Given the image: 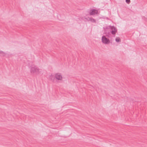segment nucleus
Segmentation results:
<instances>
[{"instance_id": "nucleus-1", "label": "nucleus", "mask_w": 147, "mask_h": 147, "mask_svg": "<svg viewBox=\"0 0 147 147\" xmlns=\"http://www.w3.org/2000/svg\"><path fill=\"white\" fill-rule=\"evenodd\" d=\"M42 70L39 69L35 65H33L31 67L30 71L32 73H36V74H41Z\"/></svg>"}, {"instance_id": "nucleus-2", "label": "nucleus", "mask_w": 147, "mask_h": 147, "mask_svg": "<svg viewBox=\"0 0 147 147\" xmlns=\"http://www.w3.org/2000/svg\"><path fill=\"white\" fill-rule=\"evenodd\" d=\"M102 42L105 45H109L110 43L109 39L105 35L102 36L101 38Z\"/></svg>"}, {"instance_id": "nucleus-3", "label": "nucleus", "mask_w": 147, "mask_h": 147, "mask_svg": "<svg viewBox=\"0 0 147 147\" xmlns=\"http://www.w3.org/2000/svg\"><path fill=\"white\" fill-rule=\"evenodd\" d=\"M107 28L110 29L111 33L113 35H115L117 32V28L114 26H109Z\"/></svg>"}, {"instance_id": "nucleus-4", "label": "nucleus", "mask_w": 147, "mask_h": 147, "mask_svg": "<svg viewBox=\"0 0 147 147\" xmlns=\"http://www.w3.org/2000/svg\"><path fill=\"white\" fill-rule=\"evenodd\" d=\"M81 19L82 20H84V19H86V20L89 21L92 23H95L96 22V20L92 18H90L89 17L88 18H86L85 17H82Z\"/></svg>"}, {"instance_id": "nucleus-5", "label": "nucleus", "mask_w": 147, "mask_h": 147, "mask_svg": "<svg viewBox=\"0 0 147 147\" xmlns=\"http://www.w3.org/2000/svg\"><path fill=\"white\" fill-rule=\"evenodd\" d=\"M98 13V10L95 9H92L90 10L89 13L90 15H94L96 14H97Z\"/></svg>"}, {"instance_id": "nucleus-6", "label": "nucleus", "mask_w": 147, "mask_h": 147, "mask_svg": "<svg viewBox=\"0 0 147 147\" xmlns=\"http://www.w3.org/2000/svg\"><path fill=\"white\" fill-rule=\"evenodd\" d=\"M55 78L57 80H61L62 79V76L60 73H57L55 75Z\"/></svg>"}, {"instance_id": "nucleus-7", "label": "nucleus", "mask_w": 147, "mask_h": 147, "mask_svg": "<svg viewBox=\"0 0 147 147\" xmlns=\"http://www.w3.org/2000/svg\"><path fill=\"white\" fill-rule=\"evenodd\" d=\"M115 41L117 42H119L121 41L119 37L116 38L115 39Z\"/></svg>"}, {"instance_id": "nucleus-8", "label": "nucleus", "mask_w": 147, "mask_h": 147, "mask_svg": "<svg viewBox=\"0 0 147 147\" xmlns=\"http://www.w3.org/2000/svg\"><path fill=\"white\" fill-rule=\"evenodd\" d=\"M5 55V53L2 51H0V55L4 56Z\"/></svg>"}, {"instance_id": "nucleus-9", "label": "nucleus", "mask_w": 147, "mask_h": 147, "mask_svg": "<svg viewBox=\"0 0 147 147\" xmlns=\"http://www.w3.org/2000/svg\"><path fill=\"white\" fill-rule=\"evenodd\" d=\"M53 77V76H52V75H51V76H50L49 78V79H50V80H52V77Z\"/></svg>"}, {"instance_id": "nucleus-10", "label": "nucleus", "mask_w": 147, "mask_h": 147, "mask_svg": "<svg viewBox=\"0 0 147 147\" xmlns=\"http://www.w3.org/2000/svg\"><path fill=\"white\" fill-rule=\"evenodd\" d=\"M126 2L127 3H129L130 2V0H126Z\"/></svg>"}, {"instance_id": "nucleus-11", "label": "nucleus", "mask_w": 147, "mask_h": 147, "mask_svg": "<svg viewBox=\"0 0 147 147\" xmlns=\"http://www.w3.org/2000/svg\"><path fill=\"white\" fill-rule=\"evenodd\" d=\"M101 18H103V19H105V17H104V16H102V17H101Z\"/></svg>"}, {"instance_id": "nucleus-12", "label": "nucleus", "mask_w": 147, "mask_h": 147, "mask_svg": "<svg viewBox=\"0 0 147 147\" xmlns=\"http://www.w3.org/2000/svg\"><path fill=\"white\" fill-rule=\"evenodd\" d=\"M105 18H106L107 19V20L109 19L108 18H107V17H105Z\"/></svg>"}]
</instances>
